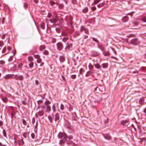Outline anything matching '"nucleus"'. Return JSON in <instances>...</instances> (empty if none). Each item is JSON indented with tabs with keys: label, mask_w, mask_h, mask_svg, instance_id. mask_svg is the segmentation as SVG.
<instances>
[{
	"label": "nucleus",
	"mask_w": 146,
	"mask_h": 146,
	"mask_svg": "<svg viewBox=\"0 0 146 146\" xmlns=\"http://www.w3.org/2000/svg\"><path fill=\"white\" fill-rule=\"evenodd\" d=\"M57 136L59 139H61L59 141L60 145H64L65 142L67 139L66 134L64 132H60L58 135Z\"/></svg>",
	"instance_id": "f257e3e1"
},
{
	"label": "nucleus",
	"mask_w": 146,
	"mask_h": 146,
	"mask_svg": "<svg viewBox=\"0 0 146 146\" xmlns=\"http://www.w3.org/2000/svg\"><path fill=\"white\" fill-rule=\"evenodd\" d=\"M65 20L67 22V24L70 25H72V17L70 16H66L65 19Z\"/></svg>",
	"instance_id": "f03ea898"
},
{
	"label": "nucleus",
	"mask_w": 146,
	"mask_h": 146,
	"mask_svg": "<svg viewBox=\"0 0 146 146\" xmlns=\"http://www.w3.org/2000/svg\"><path fill=\"white\" fill-rule=\"evenodd\" d=\"M57 49L59 50H61L63 48V44L60 42H59L56 44Z\"/></svg>",
	"instance_id": "7ed1b4c3"
},
{
	"label": "nucleus",
	"mask_w": 146,
	"mask_h": 146,
	"mask_svg": "<svg viewBox=\"0 0 146 146\" xmlns=\"http://www.w3.org/2000/svg\"><path fill=\"white\" fill-rule=\"evenodd\" d=\"M130 43L133 45H136L139 43L138 39L135 38L132 39L130 41Z\"/></svg>",
	"instance_id": "20e7f679"
},
{
	"label": "nucleus",
	"mask_w": 146,
	"mask_h": 146,
	"mask_svg": "<svg viewBox=\"0 0 146 146\" xmlns=\"http://www.w3.org/2000/svg\"><path fill=\"white\" fill-rule=\"evenodd\" d=\"M15 75L13 74H8L6 75L4 77V78L6 79H9L11 78L14 77Z\"/></svg>",
	"instance_id": "39448f33"
},
{
	"label": "nucleus",
	"mask_w": 146,
	"mask_h": 146,
	"mask_svg": "<svg viewBox=\"0 0 146 146\" xmlns=\"http://www.w3.org/2000/svg\"><path fill=\"white\" fill-rule=\"evenodd\" d=\"M44 111L42 110L39 111L36 114V116L38 115L40 116H41L44 115Z\"/></svg>",
	"instance_id": "423d86ee"
},
{
	"label": "nucleus",
	"mask_w": 146,
	"mask_h": 146,
	"mask_svg": "<svg viewBox=\"0 0 146 146\" xmlns=\"http://www.w3.org/2000/svg\"><path fill=\"white\" fill-rule=\"evenodd\" d=\"M14 78L16 80H22L23 79V77L22 76H18L15 75L14 77Z\"/></svg>",
	"instance_id": "0eeeda50"
},
{
	"label": "nucleus",
	"mask_w": 146,
	"mask_h": 146,
	"mask_svg": "<svg viewBox=\"0 0 146 146\" xmlns=\"http://www.w3.org/2000/svg\"><path fill=\"white\" fill-rule=\"evenodd\" d=\"M103 136L105 139L108 140H110L111 138L110 136L108 134L104 135Z\"/></svg>",
	"instance_id": "6e6552de"
},
{
	"label": "nucleus",
	"mask_w": 146,
	"mask_h": 146,
	"mask_svg": "<svg viewBox=\"0 0 146 146\" xmlns=\"http://www.w3.org/2000/svg\"><path fill=\"white\" fill-rule=\"evenodd\" d=\"M72 48V44H69L67 45L65 48V50L66 51H68L71 50V48Z\"/></svg>",
	"instance_id": "1a4fd4ad"
},
{
	"label": "nucleus",
	"mask_w": 146,
	"mask_h": 146,
	"mask_svg": "<svg viewBox=\"0 0 146 146\" xmlns=\"http://www.w3.org/2000/svg\"><path fill=\"white\" fill-rule=\"evenodd\" d=\"M1 98L2 101L6 103L8 102V100L6 97H5L4 96H2Z\"/></svg>",
	"instance_id": "9d476101"
},
{
	"label": "nucleus",
	"mask_w": 146,
	"mask_h": 146,
	"mask_svg": "<svg viewBox=\"0 0 146 146\" xmlns=\"http://www.w3.org/2000/svg\"><path fill=\"white\" fill-rule=\"evenodd\" d=\"M18 142L19 144V145L21 146H23L24 145V143L22 139H19L18 141Z\"/></svg>",
	"instance_id": "9b49d317"
},
{
	"label": "nucleus",
	"mask_w": 146,
	"mask_h": 146,
	"mask_svg": "<svg viewBox=\"0 0 146 146\" xmlns=\"http://www.w3.org/2000/svg\"><path fill=\"white\" fill-rule=\"evenodd\" d=\"M46 110L45 111L47 113H49L51 111V107L50 106H46Z\"/></svg>",
	"instance_id": "f8f14e48"
},
{
	"label": "nucleus",
	"mask_w": 146,
	"mask_h": 146,
	"mask_svg": "<svg viewBox=\"0 0 146 146\" xmlns=\"http://www.w3.org/2000/svg\"><path fill=\"white\" fill-rule=\"evenodd\" d=\"M80 31H84V32L86 33H88V30L87 29H85V28L83 26L81 27V28L80 29Z\"/></svg>",
	"instance_id": "ddd939ff"
},
{
	"label": "nucleus",
	"mask_w": 146,
	"mask_h": 146,
	"mask_svg": "<svg viewBox=\"0 0 146 146\" xmlns=\"http://www.w3.org/2000/svg\"><path fill=\"white\" fill-rule=\"evenodd\" d=\"M128 17L127 16H125L122 18V21L123 22H126L128 21Z\"/></svg>",
	"instance_id": "4468645a"
},
{
	"label": "nucleus",
	"mask_w": 146,
	"mask_h": 146,
	"mask_svg": "<svg viewBox=\"0 0 146 146\" xmlns=\"http://www.w3.org/2000/svg\"><path fill=\"white\" fill-rule=\"evenodd\" d=\"M94 72V71L93 72L91 71H89L86 74V77H88L90 75H91V74H93Z\"/></svg>",
	"instance_id": "2eb2a0df"
},
{
	"label": "nucleus",
	"mask_w": 146,
	"mask_h": 146,
	"mask_svg": "<svg viewBox=\"0 0 146 146\" xmlns=\"http://www.w3.org/2000/svg\"><path fill=\"white\" fill-rule=\"evenodd\" d=\"M50 21L51 23H55L57 21V19L56 18H53L50 20Z\"/></svg>",
	"instance_id": "dca6fc26"
},
{
	"label": "nucleus",
	"mask_w": 146,
	"mask_h": 146,
	"mask_svg": "<svg viewBox=\"0 0 146 146\" xmlns=\"http://www.w3.org/2000/svg\"><path fill=\"white\" fill-rule=\"evenodd\" d=\"M4 96L6 97L7 98H8L10 99L13 98L12 96L11 95L8 93H5Z\"/></svg>",
	"instance_id": "f3484780"
},
{
	"label": "nucleus",
	"mask_w": 146,
	"mask_h": 146,
	"mask_svg": "<svg viewBox=\"0 0 146 146\" xmlns=\"http://www.w3.org/2000/svg\"><path fill=\"white\" fill-rule=\"evenodd\" d=\"M60 119L59 115L58 113H56L55 115V120H59Z\"/></svg>",
	"instance_id": "a211bd4d"
},
{
	"label": "nucleus",
	"mask_w": 146,
	"mask_h": 146,
	"mask_svg": "<svg viewBox=\"0 0 146 146\" xmlns=\"http://www.w3.org/2000/svg\"><path fill=\"white\" fill-rule=\"evenodd\" d=\"M139 103L140 104H143L144 103V98H141L139 101Z\"/></svg>",
	"instance_id": "6ab92c4d"
},
{
	"label": "nucleus",
	"mask_w": 146,
	"mask_h": 146,
	"mask_svg": "<svg viewBox=\"0 0 146 146\" xmlns=\"http://www.w3.org/2000/svg\"><path fill=\"white\" fill-rule=\"evenodd\" d=\"M59 58L61 62H63L65 60V58L63 56H60Z\"/></svg>",
	"instance_id": "aec40b11"
},
{
	"label": "nucleus",
	"mask_w": 146,
	"mask_h": 146,
	"mask_svg": "<svg viewBox=\"0 0 146 146\" xmlns=\"http://www.w3.org/2000/svg\"><path fill=\"white\" fill-rule=\"evenodd\" d=\"M51 102L48 100H47L44 103V105L46 106H49V104H50Z\"/></svg>",
	"instance_id": "412c9836"
},
{
	"label": "nucleus",
	"mask_w": 146,
	"mask_h": 146,
	"mask_svg": "<svg viewBox=\"0 0 146 146\" xmlns=\"http://www.w3.org/2000/svg\"><path fill=\"white\" fill-rule=\"evenodd\" d=\"M77 118V117L75 113H73L72 114V118L73 120H76Z\"/></svg>",
	"instance_id": "4be33fe9"
},
{
	"label": "nucleus",
	"mask_w": 146,
	"mask_h": 146,
	"mask_svg": "<svg viewBox=\"0 0 146 146\" xmlns=\"http://www.w3.org/2000/svg\"><path fill=\"white\" fill-rule=\"evenodd\" d=\"M45 47L44 45H41L40 46L39 48V49L41 51L45 49Z\"/></svg>",
	"instance_id": "5701e85b"
},
{
	"label": "nucleus",
	"mask_w": 146,
	"mask_h": 146,
	"mask_svg": "<svg viewBox=\"0 0 146 146\" xmlns=\"http://www.w3.org/2000/svg\"><path fill=\"white\" fill-rule=\"evenodd\" d=\"M38 108H40L41 109V110H42L44 111V110L45 109V107L44 106V105H42L40 106H39L38 107Z\"/></svg>",
	"instance_id": "b1692460"
},
{
	"label": "nucleus",
	"mask_w": 146,
	"mask_h": 146,
	"mask_svg": "<svg viewBox=\"0 0 146 146\" xmlns=\"http://www.w3.org/2000/svg\"><path fill=\"white\" fill-rule=\"evenodd\" d=\"M102 67L104 68H107L108 66V64L107 63H104L102 64Z\"/></svg>",
	"instance_id": "393cba45"
},
{
	"label": "nucleus",
	"mask_w": 146,
	"mask_h": 146,
	"mask_svg": "<svg viewBox=\"0 0 146 146\" xmlns=\"http://www.w3.org/2000/svg\"><path fill=\"white\" fill-rule=\"evenodd\" d=\"M95 67L97 69H100V66L99 64H94Z\"/></svg>",
	"instance_id": "a878e982"
},
{
	"label": "nucleus",
	"mask_w": 146,
	"mask_h": 146,
	"mask_svg": "<svg viewBox=\"0 0 146 146\" xmlns=\"http://www.w3.org/2000/svg\"><path fill=\"white\" fill-rule=\"evenodd\" d=\"M70 26V30H68V32H69L70 33H72L73 31V27L72 26V25Z\"/></svg>",
	"instance_id": "bb28decb"
},
{
	"label": "nucleus",
	"mask_w": 146,
	"mask_h": 146,
	"mask_svg": "<svg viewBox=\"0 0 146 146\" xmlns=\"http://www.w3.org/2000/svg\"><path fill=\"white\" fill-rule=\"evenodd\" d=\"M104 3H102L99 4L98 5L97 7L99 8H100V7L103 6L104 5Z\"/></svg>",
	"instance_id": "cd10ccee"
},
{
	"label": "nucleus",
	"mask_w": 146,
	"mask_h": 146,
	"mask_svg": "<svg viewBox=\"0 0 146 146\" xmlns=\"http://www.w3.org/2000/svg\"><path fill=\"white\" fill-rule=\"evenodd\" d=\"M5 64V62L4 60H0V64H1L2 66H4Z\"/></svg>",
	"instance_id": "c85d7f7f"
},
{
	"label": "nucleus",
	"mask_w": 146,
	"mask_h": 146,
	"mask_svg": "<svg viewBox=\"0 0 146 146\" xmlns=\"http://www.w3.org/2000/svg\"><path fill=\"white\" fill-rule=\"evenodd\" d=\"M45 26V23L43 22H42L40 26L43 29H44Z\"/></svg>",
	"instance_id": "c756f323"
},
{
	"label": "nucleus",
	"mask_w": 146,
	"mask_h": 146,
	"mask_svg": "<svg viewBox=\"0 0 146 146\" xmlns=\"http://www.w3.org/2000/svg\"><path fill=\"white\" fill-rule=\"evenodd\" d=\"M102 100V98H101L99 100H98V98H97L95 100V102H96L97 103H98L101 101Z\"/></svg>",
	"instance_id": "7c9ffc66"
},
{
	"label": "nucleus",
	"mask_w": 146,
	"mask_h": 146,
	"mask_svg": "<svg viewBox=\"0 0 146 146\" xmlns=\"http://www.w3.org/2000/svg\"><path fill=\"white\" fill-rule=\"evenodd\" d=\"M28 59L29 61H31L33 60V58L32 56H29L28 57Z\"/></svg>",
	"instance_id": "2f4dec72"
},
{
	"label": "nucleus",
	"mask_w": 146,
	"mask_h": 146,
	"mask_svg": "<svg viewBox=\"0 0 146 146\" xmlns=\"http://www.w3.org/2000/svg\"><path fill=\"white\" fill-rule=\"evenodd\" d=\"M37 62L38 63H40L42 62L41 59L40 58L37 59L36 60Z\"/></svg>",
	"instance_id": "473e14b6"
},
{
	"label": "nucleus",
	"mask_w": 146,
	"mask_h": 146,
	"mask_svg": "<svg viewBox=\"0 0 146 146\" xmlns=\"http://www.w3.org/2000/svg\"><path fill=\"white\" fill-rule=\"evenodd\" d=\"M88 8L86 7L85 8H84L82 10V11L84 12V13H86V12L87 11H88Z\"/></svg>",
	"instance_id": "72a5a7b5"
},
{
	"label": "nucleus",
	"mask_w": 146,
	"mask_h": 146,
	"mask_svg": "<svg viewBox=\"0 0 146 146\" xmlns=\"http://www.w3.org/2000/svg\"><path fill=\"white\" fill-rule=\"evenodd\" d=\"M5 19L4 17H3L2 19H0V23H1L2 24H3L4 23Z\"/></svg>",
	"instance_id": "f704fd0d"
},
{
	"label": "nucleus",
	"mask_w": 146,
	"mask_h": 146,
	"mask_svg": "<svg viewBox=\"0 0 146 146\" xmlns=\"http://www.w3.org/2000/svg\"><path fill=\"white\" fill-rule=\"evenodd\" d=\"M52 110L53 112H55L56 111V108L55 106L54 105H53L52 107Z\"/></svg>",
	"instance_id": "c9c22d12"
},
{
	"label": "nucleus",
	"mask_w": 146,
	"mask_h": 146,
	"mask_svg": "<svg viewBox=\"0 0 146 146\" xmlns=\"http://www.w3.org/2000/svg\"><path fill=\"white\" fill-rule=\"evenodd\" d=\"M48 118L49 120L50 121V122H52V121L53 119L51 116H49L48 117Z\"/></svg>",
	"instance_id": "e433bc0d"
},
{
	"label": "nucleus",
	"mask_w": 146,
	"mask_h": 146,
	"mask_svg": "<svg viewBox=\"0 0 146 146\" xmlns=\"http://www.w3.org/2000/svg\"><path fill=\"white\" fill-rule=\"evenodd\" d=\"M84 72L83 69L82 68H81L79 72L81 74H82Z\"/></svg>",
	"instance_id": "4c0bfd02"
},
{
	"label": "nucleus",
	"mask_w": 146,
	"mask_h": 146,
	"mask_svg": "<svg viewBox=\"0 0 146 146\" xmlns=\"http://www.w3.org/2000/svg\"><path fill=\"white\" fill-rule=\"evenodd\" d=\"M141 20L143 22H146V17L142 18L141 19Z\"/></svg>",
	"instance_id": "58836bf2"
},
{
	"label": "nucleus",
	"mask_w": 146,
	"mask_h": 146,
	"mask_svg": "<svg viewBox=\"0 0 146 146\" xmlns=\"http://www.w3.org/2000/svg\"><path fill=\"white\" fill-rule=\"evenodd\" d=\"M61 29L58 28H56V30L57 33H59L60 32Z\"/></svg>",
	"instance_id": "ea45409f"
},
{
	"label": "nucleus",
	"mask_w": 146,
	"mask_h": 146,
	"mask_svg": "<svg viewBox=\"0 0 146 146\" xmlns=\"http://www.w3.org/2000/svg\"><path fill=\"white\" fill-rule=\"evenodd\" d=\"M89 69L90 70H92L93 67L92 66L91 64H89L88 66Z\"/></svg>",
	"instance_id": "a19ab883"
},
{
	"label": "nucleus",
	"mask_w": 146,
	"mask_h": 146,
	"mask_svg": "<svg viewBox=\"0 0 146 146\" xmlns=\"http://www.w3.org/2000/svg\"><path fill=\"white\" fill-rule=\"evenodd\" d=\"M103 54L105 56H108L109 55V54L108 52H103Z\"/></svg>",
	"instance_id": "79ce46f5"
},
{
	"label": "nucleus",
	"mask_w": 146,
	"mask_h": 146,
	"mask_svg": "<svg viewBox=\"0 0 146 146\" xmlns=\"http://www.w3.org/2000/svg\"><path fill=\"white\" fill-rule=\"evenodd\" d=\"M6 47H5L4 48L2 52L3 53H7L8 52V51L6 52Z\"/></svg>",
	"instance_id": "37998d69"
},
{
	"label": "nucleus",
	"mask_w": 146,
	"mask_h": 146,
	"mask_svg": "<svg viewBox=\"0 0 146 146\" xmlns=\"http://www.w3.org/2000/svg\"><path fill=\"white\" fill-rule=\"evenodd\" d=\"M43 53L44 54L46 55H47L48 54V52L47 50H44V51Z\"/></svg>",
	"instance_id": "c03bdc74"
},
{
	"label": "nucleus",
	"mask_w": 146,
	"mask_h": 146,
	"mask_svg": "<svg viewBox=\"0 0 146 146\" xmlns=\"http://www.w3.org/2000/svg\"><path fill=\"white\" fill-rule=\"evenodd\" d=\"M68 38L67 37H64L62 39V41L63 42H65L68 39Z\"/></svg>",
	"instance_id": "a18cd8bd"
},
{
	"label": "nucleus",
	"mask_w": 146,
	"mask_h": 146,
	"mask_svg": "<svg viewBox=\"0 0 146 146\" xmlns=\"http://www.w3.org/2000/svg\"><path fill=\"white\" fill-rule=\"evenodd\" d=\"M128 121L127 120L123 121H122V123L123 125H126L125 123H127Z\"/></svg>",
	"instance_id": "49530a36"
},
{
	"label": "nucleus",
	"mask_w": 146,
	"mask_h": 146,
	"mask_svg": "<svg viewBox=\"0 0 146 146\" xmlns=\"http://www.w3.org/2000/svg\"><path fill=\"white\" fill-rule=\"evenodd\" d=\"M100 0H94V4H97L98 3H99Z\"/></svg>",
	"instance_id": "de8ad7c7"
},
{
	"label": "nucleus",
	"mask_w": 146,
	"mask_h": 146,
	"mask_svg": "<svg viewBox=\"0 0 146 146\" xmlns=\"http://www.w3.org/2000/svg\"><path fill=\"white\" fill-rule=\"evenodd\" d=\"M96 7L94 6H92L91 7V9L92 11H94L96 10Z\"/></svg>",
	"instance_id": "09e8293b"
},
{
	"label": "nucleus",
	"mask_w": 146,
	"mask_h": 146,
	"mask_svg": "<svg viewBox=\"0 0 146 146\" xmlns=\"http://www.w3.org/2000/svg\"><path fill=\"white\" fill-rule=\"evenodd\" d=\"M64 7V5L62 4H60L58 6V8L60 9H62Z\"/></svg>",
	"instance_id": "8fccbe9b"
},
{
	"label": "nucleus",
	"mask_w": 146,
	"mask_h": 146,
	"mask_svg": "<svg viewBox=\"0 0 146 146\" xmlns=\"http://www.w3.org/2000/svg\"><path fill=\"white\" fill-rule=\"evenodd\" d=\"M67 137H68L69 140H71L73 139L72 136L71 135L67 136Z\"/></svg>",
	"instance_id": "3c124183"
},
{
	"label": "nucleus",
	"mask_w": 146,
	"mask_h": 146,
	"mask_svg": "<svg viewBox=\"0 0 146 146\" xmlns=\"http://www.w3.org/2000/svg\"><path fill=\"white\" fill-rule=\"evenodd\" d=\"M51 41L53 43H55L56 42V39L54 38H52Z\"/></svg>",
	"instance_id": "603ef678"
},
{
	"label": "nucleus",
	"mask_w": 146,
	"mask_h": 146,
	"mask_svg": "<svg viewBox=\"0 0 146 146\" xmlns=\"http://www.w3.org/2000/svg\"><path fill=\"white\" fill-rule=\"evenodd\" d=\"M99 47L101 50H102L103 51H104V47L102 46V45H100L99 46Z\"/></svg>",
	"instance_id": "864d4df0"
},
{
	"label": "nucleus",
	"mask_w": 146,
	"mask_h": 146,
	"mask_svg": "<svg viewBox=\"0 0 146 146\" xmlns=\"http://www.w3.org/2000/svg\"><path fill=\"white\" fill-rule=\"evenodd\" d=\"M29 66L31 67L33 66V62H31L29 64Z\"/></svg>",
	"instance_id": "5fc2aeb1"
},
{
	"label": "nucleus",
	"mask_w": 146,
	"mask_h": 146,
	"mask_svg": "<svg viewBox=\"0 0 146 146\" xmlns=\"http://www.w3.org/2000/svg\"><path fill=\"white\" fill-rule=\"evenodd\" d=\"M64 105L62 104H61L60 106V109L62 110H63L64 109Z\"/></svg>",
	"instance_id": "6e6d98bb"
},
{
	"label": "nucleus",
	"mask_w": 146,
	"mask_h": 146,
	"mask_svg": "<svg viewBox=\"0 0 146 146\" xmlns=\"http://www.w3.org/2000/svg\"><path fill=\"white\" fill-rule=\"evenodd\" d=\"M34 56L36 58H37V59L40 58V56L38 55H34Z\"/></svg>",
	"instance_id": "4d7b16f0"
},
{
	"label": "nucleus",
	"mask_w": 146,
	"mask_h": 146,
	"mask_svg": "<svg viewBox=\"0 0 146 146\" xmlns=\"http://www.w3.org/2000/svg\"><path fill=\"white\" fill-rule=\"evenodd\" d=\"M22 122L23 123L24 125H26V121H25V120L24 119H23V120H22Z\"/></svg>",
	"instance_id": "13d9d810"
},
{
	"label": "nucleus",
	"mask_w": 146,
	"mask_h": 146,
	"mask_svg": "<svg viewBox=\"0 0 146 146\" xmlns=\"http://www.w3.org/2000/svg\"><path fill=\"white\" fill-rule=\"evenodd\" d=\"M31 136L32 138L33 139H34L35 138V134L34 133H32L31 134Z\"/></svg>",
	"instance_id": "bf43d9fd"
},
{
	"label": "nucleus",
	"mask_w": 146,
	"mask_h": 146,
	"mask_svg": "<svg viewBox=\"0 0 146 146\" xmlns=\"http://www.w3.org/2000/svg\"><path fill=\"white\" fill-rule=\"evenodd\" d=\"M71 78L73 79H75L76 78V75H71Z\"/></svg>",
	"instance_id": "052dcab7"
},
{
	"label": "nucleus",
	"mask_w": 146,
	"mask_h": 146,
	"mask_svg": "<svg viewBox=\"0 0 146 146\" xmlns=\"http://www.w3.org/2000/svg\"><path fill=\"white\" fill-rule=\"evenodd\" d=\"M35 117H33L32 118V122L33 124H34L35 123Z\"/></svg>",
	"instance_id": "680f3d73"
},
{
	"label": "nucleus",
	"mask_w": 146,
	"mask_h": 146,
	"mask_svg": "<svg viewBox=\"0 0 146 146\" xmlns=\"http://www.w3.org/2000/svg\"><path fill=\"white\" fill-rule=\"evenodd\" d=\"M27 135V133H24L23 134V137H24L25 138H26Z\"/></svg>",
	"instance_id": "e2e57ef3"
},
{
	"label": "nucleus",
	"mask_w": 146,
	"mask_h": 146,
	"mask_svg": "<svg viewBox=\"0 0 146 146\" xmlns=\"http://www.w3.org/2000/svg\"><path fill=\"white\" fill-rule=\"evenodd\" d=\"M92 38L93 41H95L96 42H98V41L96 39L94 38Z\"/></svg>",
	"instance_id": "0e129e2a"
},
{
	"label": "nucleus",
	"mask_w": 146,
	"mask_h": 146,
	"mask_svg": "<svg viewBox=\"0 0 146 146\" xmlns=\"http://www.w3.org/2000/svg\"><path fill=\"white\" fill-rule=\"evenodd\" d=\"M52 14L50 13H48V17L49 18L50 17L52 16Z\"/></svg>",
	"instance_id": "69168bd1"
},
{
	"label": "nucleus",
	"mask_w": 146,
	"mask_h": 146,
	"mask_svg": "<svg viewBox=\"0 0 146 146\" xmlns=\"http://www.w3.org/2000/svg\"><path fill=\"white\" fill-rule=\"evenodd\" d=\"M27 4L26 3H24V7L25 8H26L27 7Z\"/></svg>",
	"instance_id": "338daca9"
},
{
	"label": "nucleus",
	"mask_w": 146,
	"mask_h": 146,
	"mask_svg": "<svg viewBox=\"0 0 146 146\" xmlns=\"http://www.w3.org/2000/svg\"><path fill=\"white\" fill-rule=\"evenodd\" d=\"M72 3L74 4H75L76 2V0H72Z\"/></svg>",
	"instance_id": "774afa93"
}]
</instances>
